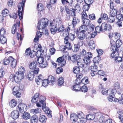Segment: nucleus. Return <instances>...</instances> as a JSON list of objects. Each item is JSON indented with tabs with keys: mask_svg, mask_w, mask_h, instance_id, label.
Returning <instances> with one entry per match:
<instances>
[{
	"mask_svg": "<svg viewBox=\"0 0 123 123\" xmlns=\"http://www.w3.org/2000/svg\"><path fill=\"white\" fill-rule=\"evenodd\" d=\"M43 98L42 96L37 93L32 97L31 101L32 102L35 103L38 107H40L41 106V104L42 105V109L45 112L47 111V109L45 107L46 103Z\"/></svg>",
	"mask_w": 123,
	"mask_h": 123,
	"instance_id": "1",
	"label": "nucleus"
},
{
	"mask_svg": "<svg viewBox=\"0 0 123 123\" xmlns=\"http://www.w3.org/2000/svg\"><path fill=\"white\" fill-rule=\"evenodd\" d=\"M26 0H23L18 4V15L20 19L23 18V13L25 6V3Z\"/></svg>",
	"mask_w": 123,
	"mask_h": 123,
	"instance_id": "2",
	"label": "nucleus"
},
{
	"mask_svg": "<svg viewBox=\"0 0 123 123\" xmlns=\"http://www.w3.org/2000/svg\"><path fill=\"white\" fill-rule=\"evenodd\" d=\"M24 78V75L16 72L14 75H11L10 77V79L12 78L16 83H18Z\"/></svg>",
	"mask_w": 123,
	"mask_h": 123,
	"instance_id": "3",
	"label": "nucleus"
},
{
	"mask_svg": "<svg viewBox=\"0 0 123 123\" xmlns=\"http://www.w3.org/2000/svg\"><path fill=\"white\" fill-rule=\"evenodd\" d=\"M48 20L47 18L41 19L39 21L37 26V28L39 30L43 29L48 25Z\"/></svg>",
	"mask_w": 123,
	"mask_h": 123,
	"instance_id": "4",
	"label": "nucleus"
},
{
	"mask_svg": "<svg viewBox=\"0 0 123 123\" xmlns=\"http://www.w3.org/2000/svg\"><path fill=\"white\" fill-rule=\"evenodd\" d=\"M37 61L39 64V66L42 68L46 67L48 65L47 61L44 60V58L42 57H39L37 59Z\"/></svg>",
	"mask_w": 123,
	"mask_h": 123,
	"instance_id": "5",
	"label": "nucleus"
},
{
	"mask_svg": "<svg viewBox=\"0 0 123 123\" xmlns=\"http://www.w3.org/2000/svg\"><path fill=\"white\" fill-rule=\"evenodd\" d=\"M88 109L90 111L92 114H89L87 115L86 116V119L88 120H93L95 118L94 114L96 113L95 112H93L95 110L92 107H89Z\"/></svg>",
	"mask_w": 123,
	"mask_h": 123,
	"instance_id": "6",
	"label": "nucleus"
},
{
	"mask_svg": "<svg viewBox=\"0 0 123 123\" xmlns=\"http://www.w3.org/2000/svg\"><path fill=\"white\" fill-rule=\"evenodd\" d=\"M99 88L100 91H101V92L103 95H105L106 94L107 95L110 94V92L113 91V89H110L108 90L104 88L102 84H100L99 86Z\"/></svg>",
	"mask_w": 123,
	"mask_h": 123,
	"instance_id": "7",
	"label": "nucleus"
},
{
	"mask_svg": "<svg viewBox=\"0 0 123 123\" xmlns=\"http://www.w3.org/2000/svg\"><path fill=\"white\" fill-rule=\"evenodd\" d=\"M20 89L18 86H15L13 89V94L17 98H19L21 97V93L19 92Z\"/></svg>",
	"mask_w": 123,
	"mask_h": 123,
	"instance_id": "8",
	"label": "nucleus"
},
{
	"mask_svg": "<svg viewBox=\"0 0 123 123\" xmlns=\"http://www.w3.org/2000/svg\"><path fill=\"white\" fill-rule=\"evenodd\" d=\"M80 58V55L73 54L72 55L71 57L70 56H69L68 59V60H71L73 63H74L77 62Z\"/></svg>",
	"mask_w": 123,
	"mask_h": 123,
	"instance_id": "9",
	"label": "nucleus"
},
{
	"mask_svg": "<svg viewBox=\"0 0 123 123\" xmlns=\"http://www.w3.org/2000/svg\"><path fill=\"white\" fill-rule=\"evenodd\" d=\"M27 106L25 104L21 103L18 105L17 107V109L19 110L20 112L22 113L24 112L25 109V111H26L27 109Z\"/></svg>",
	"mask_w": 123,
	"mask_h": 123,
	"instance_id": "10",
	"label": "nucleus"
},
{
	"mask_svg": "<svg viewBox=\"0 0 123 123\" xmlns=\"http://www.w3.org/2000/svg\"><path fill=\"white\" fill-rule=\"evenodd\" d=\"M62 22L61 18L60 17H58L56 19L53 20L51 23L52 24L57 27V26L60 25Z\"/></svg>",
	"mask_w": 123,
	"mask_h": 123,
	"instance_id": "11",
	"label": "nucleus"
},
{
	"mask_svg": "<svg viewBox=\"0 0 123 123\" xmlns=\"http://www.w3.org/2000/svg\"><path fill=\"white\" fill-rule=\"evenodd\" d=\"M20 24V21L18 20L13 26L11 30L13 34L15 33L16 30L17 29H19Z\"/></svg>",
	"mask_w": 123,
	"mask_h": 123,
	"instance_id": "12",
	"label": "nucleus"
},
{
	"mask_svg": "<svg viewBox=\"0 0 123 123\" xmlns=\"http://www.w3.org/2000/svg\"><path fill=\"white\" fill-rule=\"evenodd\" d=\"M19 115L18 111L16 110L13 111L11 114V117L14 119H16L18 118L19 117Z\"/></svg>",
	"mask_w": 123,
	"mask_h": 123,
	"instance_id": "13",
	"label": "nucleus"
},
{
	"mask_svg": "<svg viewBox=\"0 0 123 123\" xmlns=\"http://www.w3.org/2000/svg\"><path fill=\"white\" fill-rule=\"evenodd\" d=\"M43 80V77L42 75H40L36 76L35 80L37 84L39 85L42 82Z\"/></svg>",
	"mask_w": 123,
	"mask_h": 123,
	"instance_id": "14",
	"label": "nucleus"
},
{
	"mask_svg": "<svg viewBox=\"0 0 123 123\" xmlns=\"http://www.w3.org/2000/svg\"><path fill=\"white\" fill-rule=\"evenodd\" d=\"M22 118L25 120H27L30 118L31 116L30 113L27 112H24V113L21 115Z\"/></svg>",
	"mask_w": 123,
	"mask_h": 123,
	"instance_id": "15",
	"label": "nucleus"
},
{
	"mask_svg": "<svg viewBox=\"0 0 123 123\" xmlns=\"http://www.w3.org/2000/svg\"><path fill=\"white\" fill-rule=\"evenodd\" d=\"M68 33L67 32H65L63 33V35L65 37L64 38V43H67L69 42L70 40H69V38L68 37Z\"/></svg>",
	"mask_w": 123,
	"mask_h": 123,
	"instance_id": "16",
	"label": "nucleus"
},
{
	"mask_svg": "<svg viewBox=\"0 0 123 123\" xmlns=\"http://www.w3.org/2000/svg\"><path fill=\"white\" fill-rule=\"evenodd\" d=\"M48 82L49 84L50 85H53L54 84L55 81V79L54 77L51 75L48 76L47 79Z\"/></svg>",
	"mask_w": 123,
	"mask_h": 123,
	"instance_id": "17",
	"label": "nucleus"
},
{
	"mask_svg": "<svg viewBox=\"0 0 123 123\" xmlns=\"http://www.w3.org/2000/svg\"><path fill=\"white\" fill-rule=\"evenodd\" d=\"M51 26L50 29V31L51 33L52 34H54L57 31L56 26L52 24V23H50Z\"/></svg>",
	"mask_w": 123,
	"mask_h": 123,
	"instance_id": "18",
	"label": "nucleus"
},
{
	"mask_svg": "<svg viewBox=\"0 0 123 123\" xmlns=\"http://www.w3.org/2000/svg\"><path fill=\"white\" fill-rule=\"evenodd\" d=\"M25 55L26 56H30V57L31 58L34 57L35 56V55L33 54H32L31 53V51L29 48L26 49V50L25 51Z\"/></svg>",
	"mask_w": 123,
	"mask_h": 123,
	"instance_id": "19",
	"label": "nucleus"
},
{
	"mask_svg": "<svg viewBox=\"0 0 123 123\" xmlns=\"http://www.w3.org/2000/svg\"><path fill=\"white\" fill-rule=\"evenodd\" d=\"M27 77L29 80H31L34 77V75L33 72L29 71L27 75Z\"/></svg>",
	"mask_w": 123,
	"mask_h": 123,
	"instance_id": "20",
	"label": "nucleus"
},
{
	"mask_svg": "<svg viewBox=\"0 0 123 123\" xmlns=\"http://www.w3.org/2000/svg\"><path fill=\"white\" fill-rule=\"evenodd\" d=\"M10 62L12 67V68H15L16 67L17 63L16 60L14 59L12 57V58H10Z\"/></svg>",
	"mask_w": 123,
	"mask_h": 123,
	"instance_id": "21",
	"label": "nucleus"
},
{
	"mask_svg": "<svg viewBox=\"0 0 123 123\" xmlns=\"http://www.w3.org/2000/svg\"><path fill=\"white\" fill-rule=\"evenodd\" d=\"M30 112L32 113L36 114H37L40 113L41 112V110L40 109L37 108L31 109V110Z\"/></svg>",
	"mask_w": 123,
	"mask_h": 123,
	"instance_id": "22",
	"label": "nucleus"
},
{
	"mask_svg": "<svg viewBox=\"0 0 123 123\" xmlns=\"http://www.w3.org/2000/svg\"><path fill=\"white\" fill-rule=\"evenodd\" d=\"M88 42V44L89 48L91 49H94L95 48V44L94 41L92 40L89 41Z\"/></svg>",
	"mask_w": 123,
	"mask_h": 123,
	"instance_id": "23",
	"label": "nucleus"
},
{
	"mask_svg": "<svg viewBox=\"0 0 123 123\" xmlns=\"http://www.w3.org/2000/svg\"><path fill=\"white\" fill-rule=\"evenodd\" d=\"M70 119L72 121H75L78 120V117L77 114L72 113L71 114Z\"/></svg>",
	"mask_w": 123,
	"mask_h": 123,
	"instance_id": "24",
	"label": "nucleus"
},
{
	"mask_svg": "<svg viewBox=\"0 0 123 123\" xmlns=\"http://www.w3.org/2000/svg\"><path fill=\"white\" fill-rule=\"evenodd\" d=\"M56 62L59 63H62V64L63 65H64L66 63V61L63 57H61L58 58Z\"/></svg>",
	"mask_w": 123,
	"mask_h": 123,
	"instance_id": "25",
	"label": "nucleus"
},
{
	"mask_svg": "<svg viewBox=\"0 0 123 123\" xmlns=\"http://www.w3.org/2000/svg\"><path fill=\"white\" fill-rule=\"evenodd\" d=\"M38 117L37 116H33L31 118V123H37Z\"/></svg>",
	"mask_w": 123,
	"mask_h": 123,
	"instance_id": "26",
	"label": "nucleus"
},
{
	"mask_svg": "<svg viewBox=\"0 0 123 123\" xmlns=\"http://www.w3.org/2000/svg\"><path fill=\"white\" fill-rule=\"evenodd\" d=\"M117 10L116 9H112L110 10L109 16L115 17L117 15Z\"/></svg>",
	"mask_w": 123,
	"mask_h": 123,
	"instance_id": "27",
	"label": "nucleus"
},
{
	"mask_svg": "<svg viewBox=\"0 0 123 123\" xmlns=\"http://www.w3.org/2000/svg\"><path fill=\"white\" fill-rule=\"evenodd\" d=\"M17 104V102L16 100L13 99H12L9 102V105L11 107H15Z\"/></svg>",
	"mask_w": 123,
	"mask_h": 123,
	"instance_id": "28",
	"label": "nucleus"
},
{
	"mask_svg": "<svg viewBox=\"0 0 123 123\" xmlns=\"http://www.w3.org/2000/svg\"><path fill=\"white\" fill-rule=\"evenodd\" d=\"M82 22L84 25L86 26H88L91 24L89 20L87 18L82 19Z\"/></svg>",
	"mask_w": 123,
	"mask_h": 123,
	"instance_id": "29",
	"label": "nucleus"
},
{
	"mask_svg": "<svg viewBox=\"0 0 123 123\" xmlns=\"http://www.w3.org/2000/svg\"><path fill=\"white\" fill-rule=\"evenodd\" d=\"M117 91V90H113L112 92V95H111V96H110L108 98V100L109 101L112 102L113 101V98H114V95L116 93Z\"/></svg>",
	"mask_w": 123,
	"mask_h": 123,
	"instance_id": "30",
	"label": "nucleus"
},
{
	"mask_svg": "<svg viewBox=\"0 0 123 123\" xmlns=\"http://www.w3.org/2000/svg\"><path fill=\"white\" fill-rule=\"evenodd\" d=\"M85 37V34L83 32H80L78 35V38L79 40H83Z\"/></svg>",
	"mask_w": 123,
	"mask_h": 123,
	"instance_id": "31",
	"label": "nucleus"
},
{
	"mask_svg": "<svg viewBox=\"0 0 123 123\" xmlns=\"http://www.w3.org/2000/svg\"><path fill=\"white\" fill-rule=\"evenodd\" d=\"M37 66V62H31L29 65V67L30 69L32 70L34 69Z\"/></svg>",
	"mask_w": 123,
	"mask_h": 123,
	"instance_id": "32",
	"label": "nucleus"
},
{
	"mask_svg": "<svg viewBox=\"0 0 123 123\" xmlns=\"http://www.w3.org/2000/svg\"><path fill=\"white\" fill-rule=\"evenodd\" d=\"M46 118L45 116L44 115H40V117L39 118V121L42 123H44L46 121Z\"/></svg>",
	"mask_w": 123,
	"mask_h": 123,
	"instance_id": "33",
	"label": "nucleus"
},
{
	"mask_svg": "<svg viewBox=\"0 0 123 123\" xmlns=\"http://www.w3.org/2000/svg\"><path fill=\"white\" fill-rule=\"evenodd\" d=\"M96 32H94V33H92L90 34L89 35L88 37H87L86 38V41H88L91 38H94L95 36L96 35Z\"/></svg>",
	"mask_w": 123,
	"mask_h": 123,
	"instance_id": "34",
	"label": "nucleus"
},
{
	"mask_svg": "<svg viewBox=\"0 0 123 123\" xmlns=\"http://www.w3.org/2000/svg\"><path fill=\"white\" fill-rule=\"evenodd\" d=\"M12 57H10L8 58H5L3 61V64L5 65H7L10 62V58H12Z\"/></svg>",
	"mask_w": 123,
	"mask_h": 123,
	"instance_id": "35",
	"label": "nucleus"
},
{
	"mask_svg": "<svg viewBox=\"0 0 123 123\" xmlns=\"http://www.w3.org/2000/svg\"><path fill=\"white\" fill-rule=\"evenodd\" d=\"M83 61L85 64L87 65H88L90 62V59L87 57V56L85 57L83 59Z\"/></svg>",
	"mask_w": 123,
	"mask_h": 123,
	"instance_id": "36",
	"label": "nucleus"
},
{
	"mask_svg": "<svg viewBox=\"0 0 123 123\" xmlns=\"http://www.w3.org/2000/svg\"><path fill=\"white\" fill-rule=\"evenodd\" d=\"M73 72L74 73L78 74L80 72V68L77 66L74 67L73 69Z\"/></svg>",
	"mask_w": 123,
	"mask_h": 123,
	"instance_id": "37",
	"label": "nucleus"
},
{
	"mask_svg": "<svg viewBox=\"0 0 123 123\" xmlns=\"http://www.w3.org/2000/svg\"><path fill=\"white\" fill-rule=\"evenodd\" d=\"M87 26L84 25H82L80 27V30L81 32H84L86 31L87 29Z\"/></svg>",
	"mask_w": 123,
	"mask_h": 123,
	"instance_id": "38",
	"label": "nucleus"
},
{
	"mask_svg": "<svg viewBox=\"0 0 123 123\" xmlns=\"http://www.w3.org/2000/svg\"><path fill=\"white\" fill-rule=\"evenodd\" d=\"M59 86H61L64 83V79L62 77L60 78L58 80Z\"/></svg>",
	"mask_w": 123,
	"mask_h": 123,
	"instance_id": "39",
	"label": "nucleus"
},
{
	"mask_svg": "<svg viewBox=\"0 0 123 123\" xmlns=\"http://www.w3.org/2000/svg\"><path fill=\"white\" fill-rule=\"evenodd\" d=\"M115 19L114 17L109 16V18L108 19V21L110 23H114L115 22Z\"/></svg>",
	"mask_w": 123,
	"mask_h": 123,
	"instance_id": "40",
	"label": "nucleus"
},
{
	"mask_svg": "<svg viewBox=\"0 0 123 123\" xmlns=\"http://www.w3.org/2000/svg\"><path fill=\"white\" fill-rule=\"evenodd\" d=\"M7 40L5 36H0V42L2 44H4L6 43Z\"/></svg>",
	"mask_w": 123,
	"mask_h": 123,
	"instance_id": "41",
	"label": "nucleus"
},
{
	"mask_svg": "<svg viewBox=\"0 0 123 123\" xmlns=\"http://www.w3.org/2000/svg\"><path fill=\"white\" fill-rule=\"evenodd\" d=\"M25 70L24 67H21L18 69V71L17 72L19 73L24 74V73L25 72Z\"/></svg>",
	"mask_w": 123,
	"mask_h": 123,
	"instance_id": "42",
	"label": "nucleus"
},
{
	"mask_svg": "<svg viewBox=\"0 0 123 123\" xmlns=\"http://www.w3.org/2000/svg\"><path fill=\"white\" fill-rule=\"evenodd\" d=\"M118 51L116 50V51L113 52L111 54V56L113 58H116L118 56L119 54L118 53Z\"/></svg>",
	"mask_w": 123,
	"mask_h": 123,
	"instance_id": "43",
	"label": "nucleus"
},
{
	"mask_svg": "<svg viewBox=\"0 0 123 123\" xmlns=\"http://www.w3.org/2000/svg\"><path fill=\"white\" fill-rule=\"evenodd\" d=\"M107 26V24L105 23H103L102 24L101 26L102 31H104L106 30Z\"/></svg>",
	"mask_w": 123,
	"mask_h": 123,
	"instance_id": "44",
	"label": "nucleus"
},
{
	"mask_svg": "<svg viewBox=\"0 0 123 123\" xmlns=\"http://www.w3.org/2000/svg\"><path fill=\"white\" fill-rule=\"evenodd\" d=\"M116 41V47L118 48L122 44V41L120 40H117Z\"/></svg>",
	"mask_w": 123,
	"mask_h": 123,
	"instance_id": "45",
	"label": "nucleus"
},
{
	"mask_svg": "<svg viewBox=\"0 0 123 123\" xmlns=\"http://www.w3.org/2000/svg\"><path fill=\"white\" fill-rule=\"evenodd\" d=\"M9 13V11L7 9H5L3 10L2 14L3 17H6L8 15Z\"/></svg>",
	"mask_w": 123,
	"mask_h": 123,
	"instance_id": "46",
	"label": "nucleus"
},
{
	"mask_svg": "<svg viewBox=\"0 0 123 123\" xmlns=\"http://www.w3.org/2000/svg\"><path fill=\"white\" fill-rule=\"evenodd\" d=\"M83 6L78 3L76 4L75 6V11L77 10V11H79L81 9L80 7Z\"/></svg>",
	"mask_w": 123,
	"mask_h": 123,
	"instance_id": "47",
	"label": "nucleus"
},
{
	"mask_svg": "<svg viewBox=\"0 0 123 123\" xmlns=\"http://www.w3.org/2000/svg\"><path fill=\"white\" fill-rule=\"evenodd\" d=\"M77 23L76 18L75 17H74L72 22V24L73 25L72 28V30H73L74 29L75 26L76 25Z\"/></svg>",
	"mask_w": 123,
	"mask_h": 123,
	"instance_id": "48",
	"label": "nucleus"
},
{
	"mask_svg": "<svg viewBox=\"0 0 123 123\" xmlns=\"http://www.w3.org/2000/svg\"><path fill=\"white\" fill-rule=\"evenodd\" d=\"M6 33V31L4 28H2L0 30V36H4Z\"/></svg>",
	"mask_w": 123,
	"mask_h": 123,
	"instance_id": "49",
	"label": "nucleus"
},
{
	"mask_svg": "<svg viewBox=\"0 0 123 123\" xmlns=\"http://www.w3.org/2000/svg\"><path fill=\"white\" fill-rule=\"evenodd\" d=\"M78 119H80L85 117L82 112H80L77 113Z\"/></svg>",
	"mask_w": 123,
	"mask_h": 123,
	"instance_id": "50",
	"label": "nucleus"
},
{
	"mask_svg": "<svg viewBox=\"0 0 123 123\" xmlns=\"http://www.w3.org/2000/svg\"><path fill=\"white\" fill-rule=\"evenodd\" d=\"M80 46L78 44H74V48L73 49V51L76 52L78 51L79 50Z\"/></svg>",
	"mask_w": 123,
	"mask_h": 123,
	"instance_id": "51",
	"label": "nucleus"
},
{
	"mask_svg": "<svg viewBox=\"0 0 123 123\" xmlns=\"http://www.w3.org/2000/svg\"><path fill=\"white\" fill-rule=\"evenodd\" d=\"M37 7L38 10L39 11H42L43 9V6L42 4L39 3L38 4Z\"/></svg>",
	"mask_w": 123,
	"mask_h": 123,
	"instance_id": "52",
	"label": "nucleus"
},
{
	"mask_svg": "<svg viewBox=\"0 0 123 123\" xmlns=\"http://www.w3.org/2000/svg\"><path fill=\"white\" fill-rule=\"evenodd\" d=\"M80 85H74L73 87V88L74 91H77L80 90Z\"/></svg>",
	"mask_w": 123,
	"mask_h": 123,
	"instance_id": "53",
	"label": "nucleus"
},
{
	"mask_svg": "<svg viewBox=\"0 0 123 123\" xmlns=\"http://www.w3.org/2000/svg\"><path fill=\"white\" fill-rule=\"evenodd\" d=\"M83 5V6L82 8L84 11H88L89 9L90 5L87 4Z\"/></svg>",
	"mask_w": 123,
	"mask_h": 123,
	"instance_id": "54",
	"label": "nucleus"
},
{
	"mask_svg": "<svg viewBox=\"0 0 123 123\" xmlns=\"http://www.w3.org/2000/svg\"><path fill=\"white\" fill-rule=\"evenodd\" d=\"M89 26L88 30L90 32H92L94 30L95 27L92 24H90Z\"/></svg>",
	"mask_w": 123,
	"mask_h": 123,
	"instance_id": "55",
	"label": "nucleus"
},
{
	"mask_svg": "<svg viewBox=\"0 0 123 123\" xmlns=\"http://www.w3.org/2000/svg\"><path fill=\"white\" fill-rule=\"evenodd\" d=\"M40 48L38 44H35L34 46L33 51L35 52H37V51L39 50Z\"/></svg>",
	"mask_w": 123,
	"mask_h": 123,
	"instance_id": "56",
	"label": "nucleus"
},
{
	"mask_svg": "<svg viewBox=\"0 0 123 123\" xmlns=\"http://www.w3.org/2000/svg\"><path fill=\"white\" fill-rule=\"evenodd\" d=\"M91 71H97V67L94 64L92 66H91Z\"/></svg>",
	"mask_w": 123,
	"mask_h": 123,
	"instance_id": "57",
	"label": "nucleus"
},
{
	"mask_svg": "<svg viewBox=\"0 0 123 123\" xmlns=\"http://www.w3.org/2000/svg\"><path fill=\"white\" fill-rule=\"evenodd\" d=\"M69 40L71 41H72L74 40L75 37V36L74 34L70 33V35H69Z\"/></svg>",
	"mask_w": 123,
	"mask_h": 123,
	"instance_id": "58",
	"label": "nucleus"
},
{
	"mask_svg": "<svg viewBox=\"0 0 123 123\" xmlns=\"http://www.w3.org/2000/svg\"><path fill=\"white\" fill-rule=\"evenodd\" d=\"M49 82L47 79H45L43 80L42 83V85L45 87L48 85Z\"/></svg>",
	"mask_w": 123,
	"mask_h": 123,
	"instance_id": "59",
	"label": "nucleus"
},
{
	"mask_svg": "<svg viewBox=\"0 0 123 123\" xmlns=\"http://www.w3.org/2000/svg\"><path fill=\"white\" fill-rule=\"evenodd\" d=\"M81 84L83 83L84 84L86 85L88 84V79L85 78L81 80Z\"/></svg>",
	"mask_w": 123,
	"mask_h": 123,
	"instance_id": "60",
	"label": "nucleus"
},
{
	"mask_svg": "<svg viewBox=\"0 0 123 123\" xmlns=\"http://www.w3.org/2000/svg\"><path fill=\"white\" fill-rule=\"evenodd\" d=\"M116 18L118 20H123V15L122 14H120L117 15Z\"/></svg>",
	"mask_w": 123,
	"mask_h": 123,
	"instance_id": "61",
	"label": "nucleus"
},
{
	"mask_svg": "<svg viewBox=\"0 0 123 123\" xmlns=\"http://www.w3.org/2000/svg\"><path fill=\"white\" fill-rule=\"evenodd\" d=\"M114 37L117 40H119L120 37V34L118 33H116L114 34Z\"/></svg>",
	"mask_w": 123,
	"mask_h": 123,
	"instance_id": "62",
	"label": "nucleus"
},
{
	"mask_svg": "<svg viewBox=\"0 0 123 123\" xmlns=\"http://www.w3.org/2000/svg\"><path fill=\"white\" fill-rule=\"evenodd\" d=\"M86 120L84 117L80 119H78V121L80 123H85L86 121Z\"/></svg>",
	"mask_w": 123,
	"mask_h": 123,
	"instance_id": "63",
	"label": "nucleus"
},
{
	"mask_svg": "<svg viewBox=\"0 0 123 123\" xmlns=\"http://www.w3.org/2000/svg\"><path fill=\"white\" fill-rule=\"evenodd\" d=\"M110 49L113 52L116 51V50L118 51V48H117L115 45H112L110 48Z\"/></svg>",
	"mask_w": 123,
	"mask_h": 123,
	"instance_id": "64",
	"label": "nucleus"
}]
</instances>
